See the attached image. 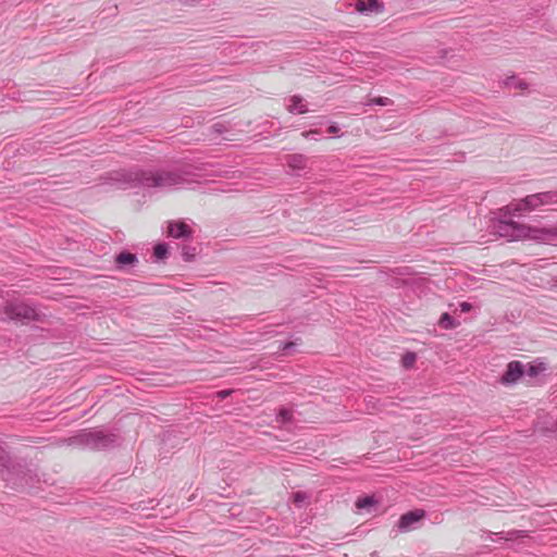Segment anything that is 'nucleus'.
Segmentation results:
<instances>
[{
    "mask_svg": "<svg viewBox=\"0 0 557 557\" xmlns=\"http://www.w3.org/2000/svg\"><path fill=\"white\" fill-rule=\"evenodd\" d=\"M188 171H151L133 168L113 173L112 181L117 187L127 188H154L161 191H169L177 186L188 183L186 176Z\"/></svg>",
    "mask_w": 557,
    "mask_h": 557,
    "instance_id": "nucleus-1",
    "label": "nucleus"
},
{
    "mask_svg": "<svg viewBox=\"0 0 557 557\" xmlns=\"http://www.w3.org/2000/svg\"><path fill=\"white\" fill-rule=\"evenodd\" d=\"M499 218L492 222L491 232L499 237L507 238L508 240H523L532 239L536 242H546L550 238L557 237V227H535L528 224L515 222L506 219L510 215L508 212L500 209Z\"/></svg>",
    "mask_w": 557,
    "mask_h": 557,
    "instance_id": "nucleus-2",
    "label": "nucleus"
},
{
    "mask_svg": "<svg viewBox=\"0 0 557 557\" xmlns=\"http://www.w3.org/2000/svg\"><path fill=\"white\" fill-rule=\"evenodd\" d=\"M121 438L117 434L99 429L83 430L69 438V445L103 450L117 446Z\"/></svg>",
    "mask_w": 557,
    "mask_h": 557,
    "instance_id": "nucleus-3",
    "label": "nucleus"
},
{
    "mask_svg": "<svg viewBox=\"0 0 557 557\" xmlns=\"http://www.w3.org/2000/svg\"><path fill=\"white\" fill-rule=\"evenodd\" d=\"M556 205L557 191L549 190L528 195L524 198L504 207V211L508 212L509 214H522L525 212L534 211L541 207Z\"/></svg>",
    "mask_w": 557,
    "mask_h": 557,
    "instance_id": "nucleus-4",
    "label": "nucleus"
},
{
    "mask_svg": "<svg viewBox=\"0 0 557 557\" xmlns=\"http://www.w3.org/2000/svg\"><path fill=\"white\" fill-rule=\"evenodd\" d=\"M1 321H14L28 323L30 321H41V314L37 309L28 304L17 300L5 301L0 305Z\"/></svg>",
    "mask_w": 557,
    "mask_h": 557,
    "instance_id": "nucleus-5",
    "label": "nucleus"
},
{
    "mask_svg": "<svg viewBox=\"0 0 557 557\" xmlns=\"http://www.w3.org/2000/svg\"><path fill=\"white\" fill-rule=\"evenodd\" d=\"M4 481L14 490H23L30 486L33 478L29 470L23 467H13L8 470Z\"/></svg>",
    "mask_w": 557,
    "mask_h": 557,
    "instance_id": "nucleus-6",
    "label": "nucleus"
},
{
    "mask_svg": "<svg viewBox=\"0 0 557 557\" xmlns=\"http://www.w3.org/2000/svg\"><path fill=\"white\" fill-rule=\"evenodd\" d=\"M426 513L423 509L410 510L400 516L397 522V528L403 533L416 530L418 529L420 521L424 519Z\"/></svg>",
    "mask_w": 557,
    "mask_h": 557,
    "instance_id": "nucleus-7",
    "label": "nucleus"
},
{
    "mask_svg": "<svg viewBox=\"0 0 557 557\" xmlns=\"http://www.w3.org/2000/svg\"><path fill=\"white\" fill-rule=\"evenodd\" d=\"M168 235L176 239H188L193 236V230L184 221H170L168 222Z\"/></svg>",
    "mask_w": 557,
    "mask_h": 557,
    "instance_id": "nucleus-8",
    "label": "nucleus"
},
{
    "mask_svg": "<svg viewBox=\"0 0 557 557\" xmlns=\"http://www.w3.org/2000/svg\"><path fill=\"white\" fill-rule=\"evenodd\" d=\"M524 373V366L520 361H511L507 366V370L502 376V383L504 384H513L516 383Z\"/></svg>",
    "mask_w": 557,
    "mask_h": 557,
    "instance_id": "nucleus-9",
    "label": "nucleus"
},
{
    "mask_svg": "<svg viewBox=\"0 0 557 557\" xmlns=\"http://www.w3.org/2000/svg\"><path fill=\"white\" fill-rule=\"evenodd\" d=\"M520 531H509V532H499V533H492V532H484L482 535L483 541H492V542H498V541H513L520 535Z\"/></svg>",
    "mask_w": 557,
    "mask_h": 557,
    "instance_id": "nucleus-10",
    "label": "nucleus"
},
{
    "mask_svg": "<svg viewBox=\"0 0 557 557\" xmlns=\"http://www.w3.org/2000/svg\"><path fill=\"white\" fill-rule=\"evenodd\" d=\"M357 10L361 13L375 12L381 13L384 11V4L379 0L358 1Z\"/></svg>",
    "mask_w": 557,
    "mask_h": 557,
    "instance_id": "nucleus-11",
    "label": "nucleus"
},
{
    "mask_svg": "<svg viewBox=\"0 0 557 557\" xmlns=\"http://www.w3.org/2000/svg\"><path fill=\"white\" fill-rule=\"evenodd\" d=\"M115 263L119 269H124L127 265H135L138 263V258L135 253L129 251H122L115 256Z\"/></svg>",
    "mask_w": 557,
    "mask_h": 557,
    "instance_id": "nucleus-12",
    "label": "nucleus"
},
{
    "mask_svg": "<svg viewBox=\"0 0 557 557\" xmlns=\"http://www.w3.org/2000/svg\"><path fill=\"white\" fill-rule=\"evenodd\" d=\"M308 158L301 153H293L286 157V164L293 170H304L307 166Z\"/></svg>",
    "mask_w": 557,
    "mask_h": 557,
    "instance_id": "nucleus-13",
    "label": "nucleus"
},
{
    "mask_svg": "<svg viewBox=\"0 0 557 557\" xmlns=\"http://www.w3.org/2000/svg\"><path fill=\"white\" fill-rule=\"evenodd\" d=\"M302 101L304 99L300 96L295 95L290 97V103L287 107L288 112L293 114H304L308 112V108L302 103Z\"/></svg>",
    "mask_w": 557,
    "mask_h": 557,
    "instance_id": "nucleus-14",
    "label": "nucleus"
},
{
    "mask_svg": "<svg viewBox=\"0 0 557 557\" xmlns=\"http://www.w3.org/2000/svg\"><path fill=\"white\" fill-rule=\"evenodd\" d=\"M293 421V411L288 408L282 407L276 413V422L286 424Z\"/></svg>",
    "mask_w": 557,
    "mask_h": 557,
    "instance_id": "nucleus-15",
    "label": "nucleus"
},
{
    "mask_svg": "<svg viewBox=\"0 0 557 557\" xmlns=\"http://www.w3.org/2000/svg\"><path fill=\"white\" fill-rule=\"evenodd\" d=\"M169 249L165 243H159L153 247V256L157 260H163L168 257Z\"/></svg>",
    "mask_w": 557,
    "mask_h": 557,
    "instance_id": "nucleus-16",
    "label": "nucleus"
},
{
    "mask_svg": "<svg viewBox=\"0 0 557 557\" xmlns=\"http://www.w3.org/2000/svg\"><path fill=\"white\" fill-rule=\"evenodd\" d=\"M373 104L387 107V106L393 104V100L387 97H375V98H369L364 102V106H373Z\"/></svg>",
    "mask_w": 557,
    "mask_h": 557,
    "instance_id": "nucleus-17",
    "label": "nucleus"
},
{
    "mask_svg": "<svg viewBox=\"0 0 557 557\" xmlns=\"http://www.w3.org/2000/svg\"><path fill=\"white\" fill-rule=\"evenodd\" d=\"M504 84L509 88L515 89H524L527 87V84L520 79H518L516 76L507 77L504 82Z\"/></svg>",
    "mask_w": 557,
    "mask_h": 557,
    "instance_id": "nucleus-18",
    "label": "nucleus"
},
{
    "mask_svg": "<svg viewBox=\"0 0 557 557\" xmlns=\"http://www.w3.org/2000/svg\"><path fill=\"white\" fill-rule=\"evenodd\" d=\"M10 463V456L5 448L3 447V444L0 442V472L8 468Z\"/></svg>",
    "mask_w": 557,
    "mask_h": 557,
    "instance_id": "nucleus-19",
    "label": "nucleus"
},
{
    "mask_svg": "<svg viewBox=\"0 0 557 557\" xmlns=\"http://www.w3.org/2000/svg\"><path fill=\"white\" fill-rule=\"evenodd\" d=\"M416 360L417 355L414 352H406L401 359L403 367L409 369L414 364Z\"/></svg>",
    "mask_w": 557,
    "mask_h": 557,
    "instance_id": "nucleus-20",
    "label": "nucleus"
},
{
    "mask_svg": "<svg viewBox=\"0 0 557 557\" xmlns=\"http://www.w3.org/2000/svg\"><path fill=\"white\" fill-rule=\"evenodd\" d=\"M375 503L376 502L374 500V498L372 496H366L362 498H358V500L356 502V506L359 509H363V508H369V507L373 506Z\"/></svg>",
    "mask_w": 557,
    "mask_h": 557,
    "instance_id": "nucleus-21",
    "label": "nucleus"
},
{
    "mask_svg": "<svg viewBox=\"0 0 557 557\" xmlns=\"http://www.w3.org/2000/svg\"><path fill=\"white\" fill-rule=\"evenodd\" d=\"M196 253H197L196 247L184 246L182 249V256L185 261L194 260Z\"/></svg>",
    "mask_w": 557,
    "mask_h": 557,
    "instance_id": "nucleus-22",
    "label": "nucleus"
},
{
    "mask_svg": "<svg viewBox=\"0 0 557 557\" xmlns=\"http://www.w3.org/2000/svg\"><path fill=\"white\" fill-rule=\"evenodd\" d=\"M228 127L224 123H214L210 127V134L211 135H222L223 133L227 132Z\"/></svg>",
    "mask_w": 557,
    "mask_h": 557,
    "instance_id": "nucleus-23",
    "label": "nucleus"
},
{
    "mask_svg": "<svg viewBox=\"0 0 557 557\" xmlns=\"http://www.w3.org/2000/svg\"><path fill=\"white\" fill-rule=\"evenodd\" d=\"M438 324L441 326H443L444 329L453 327V315H450L447 312L443 313L441 319H440V321H438Z\"/></svg>",
    "mask_w": 557,
    "mask_h": 557,
    "instance_id": "nucleus-24",
    "label": "nucleus"
},
{
    "mask_svg": "<svg viewBox=\"0 0 557 557\" xmlns=\"http://www.w3.org/2000/svg\"><path fill=\"white\" fill-rule=\"evenodd\" d=\"M296 346H297L296 342H287V343L280 345V348L282 349L284 355L288 356L295 350Z\"/></svg>",
    "mask_w": 557,
    "mask_h": 557,
    "instance_id": "nucleus-25",
    "label": "nucleus"
},
{
    "mask_svg": "<svg viewBox=\"0 0 557 557\" xmlns=\"http://www.w3.org/2000/svg\"><path fill=\"white\" fill-rule=\"evenodd\" d=\"M307 499V494L304 492H296L293 495V500L297 506H300Z\"/></svg>",
    "mask_w": 557,
    "mask_h": 557,
    "instance_id": "nucleus-26",
    "label": "nucleus"
},
{
    "mask_svg": "<svg viewBox=\"0 0 557 557\" xmlns=\"http://www.w3.org/2000/svg\"><path fill=\"white\" fill-rule=\"evenodd\" d=\"M301 135L307 139L317 140L318 139L317 136L320 135V131L319 129H310V131L304 132Z\"/></svg>",
    "mask_w": 557,
    "mask_h": 557,
    "instance_id": "nucleus-27",
    "label": "nucleus"
},
{
    "mask_svg": "<svg viewBox=\"0 0 557 557\" xmlns=\"http://www.w3.org/2000/svg\"><path fill=\"white\" fill-rule=\"evenodd\" d=\"M233 393V389H223L216 393L218 398L225 399Z\"/></svg>",
    "mask_w": 557,
    "mask_h": 557,
    "instance_id": "nucleus-28",
    "label": "nucleus"
},
{
    "mask_svg": "<svg viewBox=\"0 0 557 557\" xmlns=\"http://www.w3.org/2000/svg\"><path fill=\"white\" fill-rule=\"evenodd\" d=\"M537 373H539V368H537V367L532 366V364H529V366H528L527 374H528L529 376H531V377H532V376H535V375H537Z\"/></svg>",
    "mask_w": 557,
    "mask_h": 557,
    "instance_id": "nucleus-29",
    "label": "nucleus"
},
{
    "mask_svg": "<svg viewBox=\"0 0 557 557\" xmlns=\"http://www.w3.org/2000/svg\"><path fill=\"white\" fill-rule=\"evenodd\" d=\"M459 308L462 312H468L472 309V305L470 302L462 301L459 304Z\"/></svg>",
    "mask_w": 557,
    "mask_h": 557,
    "instance_id": "nucleus-30",
    "label": "nucleus"
},
{
    "mask_svg": "<svg viewBox=\"0 0 557 557\" xmlns=\"http://www.w3.org/2000/svg\"><path fill=\"white\" fill-rule=\"evenodd\" d=\"M338 131H339V127H338L336 124H332V125L327 128V132H329L330 134H336Z\"/></svg>",
    "mask_w": 557,
    "mask_h": 557,
    "instance_id": "nucleus-31",
    "label": "nucleus"
},
{
    "mask_svg": "<svg viewBox=\"0 0 557 557\" xmlns=\"http://www.w3.org/2000/svg\"><path fill=\"white\" fill-rule=\"evenodd\" d=\"M554 285L557 287V278L554 281Z\"/></svg>",
    "mask_w": 557,
    "mask_h": 557,
    "instance_id": "nucleus-32",
    "label": "nucleus"
}]
</instances>
